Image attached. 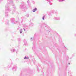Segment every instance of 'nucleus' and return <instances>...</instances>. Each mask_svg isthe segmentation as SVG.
Segmentation results:
<instances>
[{
    "mask_svg": "<svg viewBox=\"0 0 76 76\" xmlns=\"http://www.w3.org/2000/svg\"><path fill=\"white\" fill-rule=\"evenodd\" d=\"M55 19L56 20H59V18H55Z\"/></svg>",
    "mask_w": 76,
    "mask_h": 76,
    "instance_id": "20e7f679",
    "label": "nucleus"
},
{
    "mask_svg": "<svg viewBox=\"0 0 76 76\" xmlns=\"http://www.w3.org/2000/svg\"><path fill=\"white\" fill-rule=\"evenodd\" d=\"M44 18H45V16H43L42 17L43 20H44Z\"/></svg>",
    "mask_w": 76,
    "mask_h": 76,
    "instance_id": "423d86ee",
    "label": "nucleus"
},
{
    "mask_svg": "<svg viewBox=\"0 0 76 76\" xmlns=\"http://www.w3.org/2000/svg\"><path fill=\"white\" fill-rule=\"evenodd\" d=\"M37 8H35L33 9V12H35V11H37Z\"/></svg>",
    "mask_w": 76,
    "mask_h": 76,
    "instance_id": "f257e3e1",
    "label": "nucleus"
},
{
    "mask_svg": "<svg viewBox=\"0 0 76 76\" xmlns=\"http://www.w3.org/2000/svg\"><path fill=\"white\" fill-rule=\"evenodd\" d=\"M14 51H15V50L14 49H13L12 50V51H13V52H14Z\"/></svg>",
    "mask_w": 76,
    "mask_h": 76,
    "instance_id": "0eeeda50",
    "label": "nucleus"
},
{
    "mask_svg": "<svg viewBox=\"0 0 76 76\" xmlns=\"http://www.w3.org/2000/svg\"><path fill=\"white\" fill-rule=\"evenodd\" d=\"M28 59V58H28L27 57H26V56H25V57L24 58V59Z\"/></svg>",
    "mask_w": 76,
    "mask_h": 76,
    "instance_id": "7ed1b4c3",
    "label": "nucleus"
},
{
    "mask_svg": "<svg viewBox=\"0 0 76 76\" xmlns=\"http://www.w3.org/2000/svg\"><path fill=\"white\" fill-rule=\"evenodd\" d=\"M24 31H25V29H24Z\"/></svg>",
    "mask_w": 76,
    "mask_h": 76,
    "instance_id": "1a4fd4ad",
    "label": "nucleus"
},
{
    "mask_svg": "<svg viewBox=\"0 0 76 76\" xmlns=\"http://www.w3.org/2000/svg\"><path fill=\"white\" fill-rule=\"evenodd\" d=\"M25 45H26V44H25Z\"/></svg>",
    "mask_w": 76,
    "mask_h": 76,
    "instance_id": "f8f14e48",
    "label": "nucleus"
},
{
    "mask_svg": "<svg viewBox=\"0 0 76 76\" xmlns=\"http://www.w3.org/2000/svg\"><path fill=\"white\" fill-rule=\"evenodd\" d=\"M69 64H70V63H69Z\"/></svg>",
    "mask_w": 76,
    "mask_h": 76,
    "instance_id": "9d476101",
    "label": "nucleus"
},
{
    "mask_svg": "<svg viewBox=\"0 0 76 76\" xmlns=\"http://www.w3.org/2000/svg\"><path fill=\"white\" fill-rule=\"evenodd\" d=\"M20 33H22V29H20Z\"/></svg>",
    "mask_w": 76,
    "mask_h": 76,
    "instance_id": "f03ea898",
    "label": "nucleus"
},
{
    "mask_svg": "<svg viewBox=\"0 0 76 76\" xmlns=\"http://www.w3.org/2000/svg\"><path fill=\"white\" fill-rule=\"evenodd\" d=\"M58 0L59 1V2H61V1H63V0H61V1L60 0Z\"/></svg>",
    "mask_w": 76,
    "mask_h": 76,
    "instance_id": "39448f33",
    "label": "nucleus"
},
{
    "mask_svg": "<svg viewBox=\"0 0 76 76\" xmlns=\"http://www.w3.org/2000/svg\"><path fill=\"white\" fill-rule=\"evenodd\" d=\"M32 38H31V40H32Z\"/></svg>",
    "mask_w": 76,
    "mask_h": 76,
    "instance_id": "6e6552de",
    "label": "nucleus"
},
{
    "mask_svg": "<svg viewBox=\"0 0 76 76\" xmlns=\"http://www.w3.org/2000/svg\"><path fill=\"white\" fill-rule=\"evenodd\" d=\"M47 0L48 1V0Z\"/></svg>",
    "mask_w": 76,
    "mask_h": 76,
    "instance_id": "9b49d317",
    "label": "nucleus"
}]
</instances>
